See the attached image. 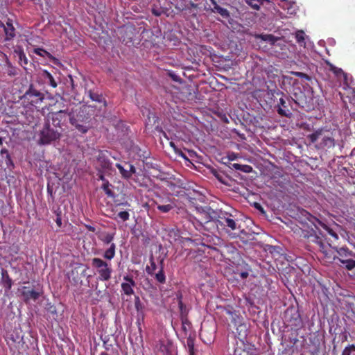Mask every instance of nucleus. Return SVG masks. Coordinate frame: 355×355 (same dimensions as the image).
<instances>
[{
  "label": "nucleus",
  "instance_id": "obj_17",
  "mask_svg": "<svg viewBox=\"0 0 355 355\" xmlns=\"http://www.w3.org/2000/svg\"><path fill=\"white\" fill-rule=\"evenodd\" d=\"M40 76L43 78L45 83L49 84L53 88H55L58 86L57 82L55 81L53 74L46 70H42L40 73Z\"/></svg>",
  "mask_w": 355,
  "mask_h": 355
},
{
  "label": "nucleus",
  "instance_id": "obj_57",
  "mask_svg": "<svg viewBox=\"0 0 355 355\" xmlns=\"http://www.w3.org/2000/svg\"><path fill=\"white\" fill-rule=\"evenodd\" d=\"M160 349L164 352V350H166V347L164 345H161Z\"/></svg>",
  "mask_w": 355,
  "mask_h": 355
},
{
  "label": "nucleus",
  "instance_id": "obj_34",
  "mask_svg": "<svg viewBox=\"0 0 355 355\" xmlns=\"http://www.w3.org/2000/svg\"><path fill=\"white\" fill-rule=\"evenodd\" d=\"M150 267L147 266L146 268V270L148 274L152 275H153L154 271L156 270L157 266H156V263H155V261L153 260V257H151L150 258Z\"/></svg>",
  "mask_w": 355,
  "mask_h": 355
},
{
  "label": "nucleus",
  "instance_id": "obj_40",
  "mask_svg": "<svg viewBox=\"0 0 355 355\" xmlns=\"http://www.w3.org/2000/svg\"><path fill=\"white\" fill-rule=\"evenodd\" d=\"M6 164L7 167L10 169L13 168L15 166L14 163L11 159L10 154H7V155L6 156Z\"/></svg>",
  "mask_w": 355,
  "mask_h": 355
},
{
  "label": "nucleus",
  "instance_id": "obj_39",
  "mask_svg": "<svg viewBox=\"0 0 355 355\" xmlns=\"http://www.w3.org/2000/svg\"><path fill=\"white\" fill-rule=\"evenodd\" d=\"M118 217H119L122 221L125 222L126 220H128L129 219V217H130V214L128 211H120L119 214H118Z\"/></svg>",
  "mask_w": 355,
  "mask_h": 355
},
{
  "label": "nucleus",
  "instance_id": "obj_52",
  "mask_svg": "<svg viewBox=\"0 0 355 355\" xmlns=\"http://www.w3.org/2000/svg\"><path fill=\"white\" fill-rule=\"evenodd\" d=\"M85 227L90 232H94L96 231V228L92 225H85Z\"/></svg>",
  "mask_w": 355,
  "mask_h": 355
},
{
  "label": "nucleus",
  "instance_id": "obj_43",
  "mask_svg": "<svg viewBox=\"0 0 355 355\" xmlns=\"http://www.w3.org/2000/svg\"><path fill=\"white\" fill-rule=\"evenodd\" d=\"M253 170L252 167L250 165H241V171L248 173L252 172Z\"/></svg>",
  "mask_w": 355,
  "mask_h": 355
},
{
  "label": "nucleus",
  "instance_id": "obj_20",
  "mask_svg": "<svg viewBox=\"0 0 355 355\" xmlns=\"http://www.w3.org/2000/svg\"><path fill=\"white\" fill-rule=\"evenodd\" d=\"M256 39H260L263 41L268 42L270 44L274 45L278 40V38L272 34H257L255 35Z\"/></svg>",
  "mask_w": 355,
  "mask_h": 355
},
{
  "label": "nucleus",
  "instance_id": "obj_14",
  "mask_svg": "<svg viewBox=\"0 0 355 355\" xmlns=\"http://www.w3.org/2000/svg\"><path fill=\"white\" fill-rule=\"evenodd\" d=\"M306 236L310 239L312 242L318 244L320 246L321 250L324 249V244L322 239L323 236L320 232H319V234H318L316 232L312 229L310 232H309V234Z\"/></svg>",
  "mask_w": 355,
  "mask_h": 355
},
{
  "label": "nucleus",
  "instance_id": "obj_33",
  "mask_svg": "<svg viewBox=\"0 0 355 355\" xmlns=\"http://www.w3.org/2000/svg\"><path fill=\"white\" fill-rule=\"evenodd\" d=\"M116 166L119 170V172L121 174L122 177H123L125 179L130 178V173H128V169H125L121 164H116Z\"/></svg>",
  "mask_w": 355,
  "mask_h": 355
},
{
  "label": "nucleus",
  "instance_id": "obj_28",
  "mask_svg": "<svg viewBox=\"0 0 355 355\" xmlns=\"http://www.w3.org/2000/svg\"><path fill=\"white\" fill-rule=\"evenodd\" d=\"M110 186L112 185L109 183L108 180H105V182H103L101 188L107 196L114 198V193L110 189Z\"/></svg>",
  "mask_w": 355,
  "mask_h": 355
},
{
  "label": "nucleus",
  "instance_id": "obj_12",
  "mask_svg": "<svg viewBox=\"0 0 355 355\" xmlns=\"http://www.w3.org/2000/svg\"><path fill=\"white\" fill-rule=\"evenodd\" d=\"M123 279L126 282H123L121 284V289L123 293L126 295H131L134 294L135 292L133 290V287L135 286L136 285L135 282L131 277L128 275L124 276Z\"/></svg>",
  "mask_w": 355,
  "mask_h": 355
},
{
  "label": "nucleus",
  "instance_id": "obj_1",
  "mask_svg": "<svg viewBox=\"0 0 355 355\" xmlns=\"http://www.w3.org/2000/svg\"><path fill=\"white\" fill-rule=\"evenodd\" d=\"M94 114L93 107L83 105L78 109L69 110V121L77 131L85 134L92 126L91 121Z\"/></svg>",
  "mask_w": 355,
  "mask_h": 355
},
{
  "label": "nucleus",
  "instance_id": "obj_62",
  "mask_svg": "<svg viewBox=\"0 0 355 355\" xmlns=\"http://www.w3.org/2000/svg\"><path fill=\"white\" fill-rule=\"evenodd\" d=\"M100 179L102 180L104 182L106 180L105 178H104V176L103 175H101L100 176Z\"/></svg>",
  "mask_w": 355,
  "mask_h": 355
},
{
  "label": "nucleus",
  "instance_id": "obj_38",
  "mask_svg": "<svg viewBox=\"0 0 355 355\" xmlns=\"http://www.w3.org/2000/svg\"><path fill=\"white\" fill-rule=\"evenodd\" d=\"M292 73L293 75H295V76L297 77H299L300 78H304L308 81H310L311 80V77L309 76V75L304 73H302V72H299V71H293Z\"/></svg>",
  "mask_w": 355,
  "mask_h": 355
},
{
  "label": "nucleus",
  "instance_id": "obj_53",
  "mask_svg": "<svg viewBox=\"0 0 355 355\" xmlns=\"http://www.w3.org/2000/svg\"><path fill=\"white\" fill-rule=\"evenodd\" d=\"M4 154L6 155V156L7 155V154H9L8 150L6 148H2L1 150V156H3Z\"/></svg>",
  "mask_w": 355,
  "mask_h": 355
},
{
  "label": "nucleus",
  "instance_id": "obj_22",
  "mask_svg": "<svg viewBox=\"0 0 355 355\" xmlns=\"http://www.w3.org/2000/svg\"><path fill=\"white\" fill-rule=\"evenodd\" d=\"M15 53L17 55L20 64L24 67L26 68V65L28 64V58H26L24 51L21 49V48L18 47L17 49L15 50Z\"/></svg>",
  "mask_w": 355,
  "mask_h": 355
},
{
  "label": "nucleus",
  "instance_id": "obj_32",
  "mask_svg": "<svg viewBox=\"0 0 355 355\" xmlns=\"http://www.w3.org/2000/svg\"><path fill=\"white\" fill-rule=\"evenodd\" d=\"M114 237V233L113 234H109L106 233L103 235L102 238H101V240L105 243V244H111L112 241H113Z\"/></svg>",
  "mask_w": 355,
  "mask_h": 355
},
{
  "label": "nucleus",
  "instance_id": "obj_27",
  "mask_svg": "<svg viewBox=\"0 0 355 355\" xmlns=\"http://www.w3.org/2000/svg\"><path fill=\"white\" fill-rule=\"evenodd\" d=\"M163 262H164V260L162 259L160 261V265H161L160 270H159V272L155 274V279L160 284H164L166 282V276L164 275V270H163Z\"/></svg>",
  "mask_w": 355,
  "mask_h": 355
},
{
  "label": "nucleus",
  "instance_id": "obj_19",
  "mask_svg": "<svg viewBox=\"0 0 355 355\" xmlns=\"http://www.w3.org/2000/svg\"><path fill=\"white\" fill-rule=\"evenodd\" d=\"M1 283L6 290L9 291L12 285V281L10 277L8 271L6 269H1Z\"/></svg>",
  "mask_w": 355,
  "mask_h": 355
},
{
  "label": "nucleus",
  "instance_id": "obj_4",
  "mask_svg": "<svg viewBox=\"0 0 355 355\" xmlns=\"http://www.w3.org/2000/svg\"><path fill=\"white\" fill-rule=\"evenodd\" d=\"M216 224L217 226L220 225L226 233L233 238L236 237L240 232L241 225L233 218L232 215L228 213L218 215L216 220Z\"/></svg>",
  "mask_w": 355,
  "mask_h": 355
},
{
  "label": "nucleus",
  "instance_id": "obj_41",
  "mask_svg": "<svg viewBox=\"0 0 355 355\" xmlns=\"http://www.w3.org/2000/svg\"><path fill=\"white\" fill-rule=\"evenodd\" d=\"M322 227L325 229L327 231V232L331 236L334 237L336 239H338V235L332 229L329 228L327 225H326L325 224H322Z\"/></svg>",
  "mask_w": 355,
  "mask_h": 355
},
{
  "label": "nucleus",
  "instance_id": "obj_24",
  "mask_svg": "<svg viewBox=\"0 0 355 355\" xmlns=\"http://www.w3.org/2000/svg\"><path fill=\"white\" fill-rule=\"evenodd\" d=\"M97 161L98 164L104 169H109L111 167L110 160L104 155H99Z\"/></svg>",
  "mask_w": 355,
  "mask_h": 355
},
{
  "label": "nucleus",
  "instance_id": "obj_56",
  "mask_svg": "<svg viewBox=\"0 0 355 355\" xmlns=\"http://www.w3.org/2000/svg\"><path fill=\"white\" fill-rule=\"evenodd\" d=\"M274 93H275L277 95H281L282 96H284V94L279 89H277L276 91L275 90Z\"/></svg>",
  "mask_w": 355,
  "mask_h": 355
},
{
  "label": "nucleus",
  "instance_id": "obj_59",
  "mask_svg": "<svg viewBox=\"0 0 355 355\" xmlns=\"http://www.w3.org/2000/svg\"><path fill=\"white\" fill-rule=\"evenodd\" d=\"M4 27H6V24H4L3 22L0 21V28H3L4 29Z\"/></svg>",
  "mask_w": 355,
  "mask_h": 355
},
{
  "label": "nucleus",
  "instance_id": "obj_55",
  "mask_svg": "<svg viewBox=\"0 0 355 355\" xmlns=\"http://www.w3.org/2000/svg\"><path fill=\"white\" fill-rule=\"evenodd\" d=\"M228 157H229V159H230V160H234V159H236V156L235 155V154H234V153H232L231 155H230L228 156Z\"/></svg>",
  "mask_w": 355,
  "mask_h": 355
},
{
  "label": "nucleus",
  "instance_id": "obj_31",
  "mask_svg": "<svg viewBox=\"0 0 355 355\" xmlns=\"http://www.w3.org/2000/svg\"><path fill=\"white\" fill-rule=\"evenodd\" d=\"M307 219L314 225V227L316 229H318V225L322 227V224H324L322 221H320L316 217L312 216L310 214H309V216L307 217Z\"/></svg>",
  "mask_w": 355,
  "mask_h": 355
},
{
  "label": "nucleus",
  "instance_id": "obj_13",
  "mask_svg": "<svg viewBox=\"0 0 355 355\" xmlns=\"http://www.w3.org/2000/svg\"><path fill=\"white\" fill-rule=\"evenodd\" d=\"M211 173L220 182L226 186L231 187L232 185V183L234 182L233 179L227 176L223 172L217 171L216 169H212Z\"/></svg>",
  "mask_w": 355,
  "mask_h": 355
},
{
  "label": "nucleus",
  "instance_id": "obj_60",
  "mask_svg": "<svg viewBox=\"0 0 355 355\" xmlns=\"http://www.w3.org/2000/svg\"><path fill=\"white\" fill-rule=\"evenodd\" d=\"M171 76L172 77V78L174 80H177V76L176 75H171Z\"/></svg>",
  "mask_w": 355,
  "mask_h": 355
},
{
  "label": "nucleus",
  "instance_id": "obj_46",
  "mask_svg": "<svg viewBox=\"0 0 355 355\" xmlns=\"http://www.w3.org/2000/svg\"><path fill=\"white\" fill-rule=\"evenodd\" d=\"M55 223H57L58 227H60L62 226V219H61L60 215L59 214H57Z\"/></svg>",
  "mask_w": 355,
  "mask_h": 355
},
{
  "label": "nucleus",
  "instance_id": "obj_45",
  "mask_svg": "<svg viewBox=\"0 0 355 355\" xmlns=\"http://www.w3.org/2000/svg\"><path fill=\"white\" fill-rule=\"evenodd\" d=\"M178 156L181 157L182 158H183L185 160H189V159L187 158V155L180 150L179 149L177 153H175Z\"/></svg>",
  "mask_w": 355,
  "mask_h": 355
},
{
  "label": "nucleus",
  "instance_id": "obj_9",
  "mask_svg": "<svg viewBox=\"0 0 355 355\" xmlns=\"http://www.w3.org/2000/svg\"><path fill=\"white\" fill-rule=\"evenodd\" d=\"M21 296L26 303H28L33 300L37 301L42 294V291L40 287L31 288L28 286H23L21 288Z\"/></svg>",
  "mask_w": 355,
  "mask_h": 355
},
{
  "label": "nucleus",
  "instance_id": "obj_7",
  "mask_svg": "<svg viewBox=\"0 0 355 355\" xmlns=\"http://www.w3.org/2000/svg\"><path fill=\"white\" fill-rule=\"evenodd\" d=\"M67 118L69 119V109L50 112L47 114L45 121L55 128H61L67 124Z\"/></svg>",
  "mask_w": 355,
  "mask_h": 355
},
{
  "label": "nucleus",
  "instance_id": "obj_51",
  "mask_svg": "<svg viewBox=\"0 0 355 355\" xmlns=\"http://www.w3.org/2000/svg\"><path fill=\"white\" fill-rule=\"evenodd\" d=\"M249 274L248 272H242L240 273V277L244 279H246L248 277Z\"/></svg>",
  "mask_w": 355,
  "mask_h": 355
},
{
  "label": "nucleus",
  "instance_id": "obj_6",
  "mask_svg": "<svg viewBox=\"0 0 355 355\" xmlns=\"http://www.w3.org/2000/svg\"><path fill=\"white\" fill-rule=\"evenodd\" d=\"M49 122H44L43 128L40 133L39 144L42 145L50 144L53 141L60 139L61 132L51 127Z\"/></svg>",
  "mask_w": 355,
  "mask_h": 355
},
{
  "label": "nucleus",
  "instance_id": "obj_11",
  "mask_svg": "<svg viewBox=\"0 0 355 355\" xmlns=\"http://www.w3.org/2000/svg\"><path fill=\"white\" fill-rule=\"evenodd\" d=\"M287 101H288V103L283 97H281L279 99V104L277 106V113L282 116L289 117L292 114L291 112L288 109V104H290L291 101H292L291 98L290 99L289 98H287Z\"/></svg>",
  "mask_w": 355,
  "mask_h": 355
},
{
  "label": "nucleus",
  "instance_id": "obj_8",
  "mask_svg": "<svg viewBox=\"0 0 355 355\" xmlns=\"http://www.w3.org/2000/svg\"><path fill=\"white\" fill-rule=\"evenodd\" d=\"M92 266L97 269L101 280L108 281L111 278L112 268L106 261L100 258H94Z\"/></svg>",
  "mask_w": 355,
  "mask_h": 355
},
{
  "label": "nucleus",
  "instance_id": "obj_36",
  "mask_svg": "<svg viewBox=\"0 0 355 355\" xmlns=\"http://www.w3.org/2000/svg\"><path fill=\"white\" fill-rule=\"evenodd\" d=\"M157 207L161 212L168 213L173 208V206L171 204L164 205H158Z\"/></svg>",
  "mask_w": 355,
  "mask_h": 355
},
{
  "label": "nucleus",
  "instance_id": "obj_2",
  "mask_svg": "<svg viewBox=\"0 0 355 355\" xmlns=\"http://www.w3.org/2000/svg\"><path fill=\"white\" fill-rule=\"evenodd\" d=\"M340 135V132L338 130H334L329 131L324 129H318L312 134L308 135V139L311 143L316 142L320 139V142L316 146L318 148H331L335 146L336 143L338 141L336 139L338 136Z\"/></svg>",
  "mask_w": 355,
  "mask_h": 355
},
{
  "label": "nucleus",
  "instance_id": "obj_58",
  "mask_svg": "<svg viewBox=\"0 0 355 355\" xmlns=\"http://www.w3.org/2000/svg\"><path fill=\"white\" fill-rule=\"evenodd\" d=\"M153 13L155 15V16H159L160 15V13L155 10H153Z\"/></svg>",
  "mask_w": 355,
  "mask_h": 355
},
{
  "label": "nucleus",
  "instance_id": "obj_61",
  "mask_svg": "<svg viewBox=\"0 0 355 355\" xmlns=\"http://www.w3.org/2000/svg\"><path fill=\"white\" fill-rule=\"evenodd\" d=\"M261 5H263L264 2L269 3L270 1L269 0H261Z\"/></svg>",
  "mask_w": 355,
  "mask_h": 355
},
{
  "label": "nucleus",
  "instance_id": "obj_54",
  "mask_svg": "<svg viewBox=\"0 0 355 355\" xmlns=\"http://www.w3.org/2000/svg\"><path fill=\"white\" fill-rule=\"evenodd\" d=\"M211 4L214 6V8L212 10H216V7L217 6H219V5H218V3H216V1L215 0H210Z\"/></svg>",
  "mask_w": 355,
  "mask_h": 355
},
{
  "label": "nucleus",
  "instance_id": "obj_49",
  "mask_svg": "<svg viewBox=\"0 0 355 355\" xmlns=\"http://www.w3.org/2000/svg\"><path fill=\"white\" fill-rule=\"evenodd\" d=\"M170 146H171V147L173 148V149L174 150L175 153H177L178 151V150L180 149V148H178L176 146V145L173 141L170 142Z\"/></svg>",
  "mask_w": 355,
  "mask_h": 355
},
{
  "label": "nucleus",
  "instance_id": "obj_10",
  "mask_svg": "<svg viewBox=\"0 0 355 355\" xmlns=\"http://www.w3.org/2000/svg\"><path fill=\"white\" fill-rule=\"evenodd\" d=\"M24 97L30 101L31 104H37L42 102L44 98V94L36 89L33 85H30L28 90L25 92Z\"/></svg>",
  "mask_w": 355,
  "mask_h": 355
},
{
  "label": "nucleus",
  "instance_id": "obj_48",
  "mask_svg": "<svg viewBox=\"0 0 355 355\" xmlns=\"http://www.w3.org/2000/svg\"><path fill=\"white\" fill-rule=\"evenodd\" d=\"M241 164L234 163V164H232L231 168H234V169L240 171L241 170Z\"/></svg>",
  "mask_w": 355,
  "mask_h": 355
},
{
  "label": "nucleus",
  "instance_id": "obj_50",
  "mask_svg": "<svg viewBox=\"0 0 355 355\" xmlns=\"http://www.w3.org/2000/svg\"><path fill=\"white\" fill-rule=\"evenodd\" d=\"M300 315L297 314V318H295V322L293 324L295 326H298L300 324Z\"/></svg>",
  "mask_w": 355,
  "mask_h": 355
},
{
  "label": "nucleus",
  "instance_id": "obj_21",
  "mask_svg": "<svg viewBox=\"0 0 355 355\" xmlns=\"http://www.w3.org/2000/svg\"><path fill=\"white\" fill-rule=\"evenodd\" d=\"M33 52L40 56L48 58L49 60L55 64L58 62V60L54 56L42 48L34 49Z\"/></svg>",
  "mask_w": 355,
  "mask_h": 355
},
{
  "label": "nucleus",
  "instance_id": "obj_63",
  "mask_svg": "<svg viewBox=\"0 0 355 355\" xmlns=\"http://www.w3.org/2000/svg\"><path fill=\"white\" fill-rule=\"evenodd\" d=\"M100 355H109L107 353L103 352L100 354Z\"/></svg>",
  "mask_w": 355,
  "mask_h": 355
},
{
  "label": "nucleus",
  "instance_id": "obj_42",
  "mask_svg": "<svg viewBox=\"0 0 355 355\" xmlns=\"http://www.w3.org/2000/svg\"><path fill=\"white\" fill-rule=\"evenodd\" d=\"M187 345L189 349V351L194 350V340L191 337L187 338Z\"/></svg>",
  "mask_w": 355,
  "mask_h": 355
},
{
  "label": "nucleus",
  "instance_id": "obj_18",
  "mask_svg": "<svg viewBox=\"0 0 355 355\" xmlns=\"http://www.w3.org/2000/svg\"><path fill=\"white\" fill-rule=\"evenodd\" d=\"M135 307L137 312V319L144 320L145 306L141 303L139 297L137 295L135 296Z\"/></svg>",
  "mask_w": 355,
  "mask_h": 355
},
{
  "label": "nucleus",
  "instance_id": "obj_23",
  "mask_svg": "<svg viewBox=\"0 0 355 355\" xmlns=\"http://www.w3.org/2000/svg\"><path fill=\"white\" fill-rule=\"evenodd\" d=\"M88 96L93 101L98 103H104V106H106V101H105V98H103V95L101 94H98V92H95L92 90H89L88 92Z\"/></svg>",
  "mask_w": 355,
  "mask_h": 355
},
{
  "label": "nucleus",
  "instance_id": "obj_35",
  "mask_svg": "<svg viewBox=\"0 0 355 355\" xmlns=\"http://www.w3.org/2000/svg\"><path fill=\"white\" fill-rule=\"evenodd\" d=\"M245 2L255 10H259L261 5V0H245Z\"/></svg>",
  "mask_w": 355,
  "mask_h": 355
},
{
  "label": "nucleus",
  "instance_id": "obj_29",
  "mask_svg": "<svg viewBox=\"0 0 355 355\" xmlns=\"http://www.w3.org/2000/svg\"><path fill=\"white\" fill-rule=\"evenodd\" d=\"M212 11L220 14L223 18L227 19L230 17V12L226 8H223L220 6H217L216 10H212Z\"/></svg>",
  "mask_w": 355,
  "mask_h": 355
},
{
  "label": "nucleus",
  "instance_id": "obj_26",
  "mask_svg": "<svg viewBox=\"0 0 355 355\" xmlns=\"http://www.w3.org/2000/svg\"><path fill=\"white\" fill-rule=\"evenodd\" d=\"M116 245L114 243L110 244V246L107 249L103 254V257L106 259L111 260L115 256Z\"/></svg>",
  "mask_w": 355,
  "mask_h": 355
},
{
  "label": "nucleus",
  "instance_id": "obj_47",
  "mask_svg": "<svg viewBox=\"0 0 355 355\" xmlns=\"http://www.w3.org/2000/svg\"><path fill=\"white\" fill-rule=\"evenodd\" d=\"M254 207L259 210L262 213H264V210H263V208L261 207V205L257 202H255L254 203Z\"/></svg>",
  "mask_w": 355,
  "mask_h": 355
},
{
  "label": "nucleus",
  "instance_id": "obj_25",
  "mask_svg": "<svg viewBox=\"0 0 355 355\" xmlns=\"http://www.w3.org/2000/svg\"><path fill=\"white\" fill-rule=\"evenodd\" d=\"M176 297L178 299V306H179V309H180V313H181L182 316L187 315V309L186 306L182 302V293L180 292V291L176 293Z\"/></svg>",
  "mask_w": 355,
  "mask_h": 355
},
{
  "label": "nucleus",
  "instance_id": "obj_44",
  "mask_svg": "<svg viewBox=\"0 0 355 355\" xmlns=\"http://www.w3.org/2000/svg\"><path fill=\"white\" fill-rule=\"evenodd\" d=\"M125 165L128 166V173H130V178L132 177V175L136 173L135 167L130 164L125 163Z\"/></svg>",
  "mask_w": 355,
  "mask_h": 355
},
{
  "label": "nucleus",
  "instance_id": "obj_15",
  "mask_svg": "<svg viewBox=\"0 0 355 355\" xmlns=\"http://www.w3.org/2000/svg\"><path fill=\"white\" fill-rule=\"evenodd\" d=\"M5 32V40L10 41L15 37V28L12 25V21L10 19H8L6 24V27H4Z\"/></svg>",
  "mask_w": 355,
  "mask_h": 355
},
{
  "label": "nucleus",
  "instance_id": "obj_5",
  "mask_svg": "<svg viewBox=\"0 0 355 355\" xmlns=\"http://www.w3.org/2000/svg\"><path fill=\"white\" fill-rule=\"evenodd\" d=\"M291 98L298 107L306 111L313 109L314 103L311 88L307 91V94L303 92L300 87L296 88L294 89Z\"/></svg>",
  "mask_w": 355,
  "mask_h": 355
},
{
  "label": "nucleus",
  "instance_id": "obj_37",
  "mask_svg": "<svg viewBox=\"0 0 355 355\" xmlns=\"http://www.w3.org/2000/svg\"><path fill=\"white\" fill-rule=\"evenodd\" d=\"M353 351H355V345H349L345 347L341 355H351V353Z\"/></svg>",
  "mask_w": 355,
  "mask_h": 355
},
{
  "label": "nucleus",
  "instance_id": "obj_16",
  "mask_svg": "<svg viewBox=\"0 0 355 355\" xmlns=\"http://www.w3.org/2000/svg\"><path fill=\"white\" fill-rule=\"evenodd\" d=\"M220 243V239L216 236L205 235L202 238V245L211 249H216L212 245H217Z\"/></svg>",
  "mask_w": 355,
  "mask_h": 355
},
{
  "label": "nucleus",
  "instance_id": "obj_64",
  "mask_svg": "<svg viewBox=\"0 0 355 355\" xmlns=\"http://www.w3.org/2000/svg\"><path fill=\"white\" fill-rule=\"evenodd\" d=\"M190 355H194V350L193 351H189Z\"/></svg>",
  "mask_w": 355,
  "mask_h": 355
},
{
  "label": "nucleus",
  "instance_id": "obj_3",
  "mask_svg": "<svg viewBox=\"0 0 355 355\" xmlns=\"http://www.w3.org/2000/svg\"><path fill=\"white\" fill-rule=\"evenodd\" d=\"M329 245L336 252L333 259L339 267L347 270H352L355 268V252L349 250L347 247H332L330 244Z\"/></svg>",
  "mask_w": 355,
  "mask_h": 355
},
{
  "label": "nucleus",
  "instance_id": "obj_30",
  "mask_svg": "<svg viewBox=\"0 0 355 355\" xmlns=\"http://www.w3.org/2000/svg\"><path fill=\"white\" fill-rule=\"evenodd\" d=\"M305 33L303 31H298L295 33V39L299 44L305 46Z\"/></svg>",
  "mask_w": 355,
  "mask_h": 355
}]
</instances>
